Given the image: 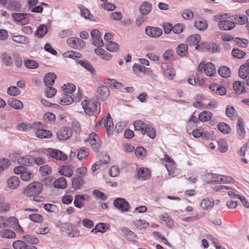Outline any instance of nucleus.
<instances>
[{
	"mask_svg": "<svg viewBox=\"0 0 249 249\" xmlns=\"http://www.w3.org/2000/svg\"><path fill=\"white\" fill-rule=\"evenodd\" d=\"M82 106L86 114L89 116H95L101 111L100 103L90 99H85L81 103Z\"/></svg>",
	"mask_w": 249,
	"mask_h": 249,
	"instance_id": "obj_1",
	"label": "nucleus"
},
{
	"mask_svg": "<svg viewBox=\"0 0 249 249\" xmlns=\"http://www.w3.org/2000/svg\"><path fill=\"white\" fill-rule=\"evenodd\" d=\"M43 185L39 182H34L28 185L24 190L23 194L28 196L39 195L42 191Z\"/></svg>",
	"mask_w": 249,
	"mask_h": 249,
	"instance_id": "obj_2",
	"label": "nucleus"
},
{
	"mask_svg": "<svg viewBox=\"0 0 249 249\" xmlns=\"http://www.w3.org/2000/svg\"><path fill=\"white\" fill-rule=\"evenodd\" d=\"M67 42L70 47L77 50L83 49L86 46L85 42L77 37L69 38Z\"/></svg>",
	"mask_w": 249,
	"mask_h": 249,
	"instance_id": "obj_3",
	"label": "nucleus"
},
{
	"mask_svg": "<svg viewBox=\"0 0 249 249\" xmlns=\"http://www.w3.org/2000/svg\"><path fill=\"white\" fill-rule=\"evenodd\" d=\"M97 125H103V126L106 127L107 133L108 136L112 133L113 123L112 119L109 114H108L107 119H102L99 122Z\"/></svg>",
	"mask_w": 249,
	"mask_h": 249,
	"instance_id": "obj_4",
	"label": "nucleus"
},
{
	"mask_svg": "<svg viewBox=\"0 0 249 249\" xmlns=\"http://www.w3.org/2000/svg\"><path fill=\"white\" fill-rule=\"evenodd\" d=\"M110 94V90L106 86L101 85L99 86L96 91L97 98L104 101L107 99Z\"/></svg>",
	"mask_w": 249,
	"mask_h": 249,
	"instance_id": "obj_5",
	"label": "nucleus"
},
{
	"mask_svg": "<svg viewBox=\"0 0 249 249\" xmlns=\"http://www.w3.org/2000/svg\"><path fill=\"white\" fill-rule=\"evenodd\" d=\"M115 207L120 210L122 212H128L130 209L129 203L123 198H117L113 202Z\"/></svg>",
	"mask_w": 249,
	"mask_h": 249,
	"instance_id": "obj_6",
	"label": "nucleus"
},
{
	"mask_svg": "<svg viewBox=\"0 0 249 249\" xmlns=\"http://www.w3.org/2000/svg\"><path fill=\"white\" fill-rule=\"evenodd\" d=\"M100 32L98 30L93 29L91 32V36L92 41V44L98 47H101L104 46L103 39L100 36Z\"/></svg>",
	"mask_w": 249,
	"mask_h": 249,
	"instance_id": "obj_7",
	"label": "nucleus"
},
{
	"mask_svg": "<svg viewBox=\"0 0 249 249\" xmlns=\"http://www.w3.org/2000/svg\"><path fill=\"white\" fill-rule=\"evenodd\" d=\"M48 153L51 157L57 160L64 161L67 159V156L64 153L57 149L50 148L48 149Z\"/></svg>",
	"mask_w": 249,
	"mask_h": 249,
	"instance_id": "obj_8",
	"label": "nucleus"
},
{
	"mask_svg": "<svg viewBox=\"0 0 249 249\" xmlns=\"http://www.w3.org/2000/svg\"><path fill=\"white\" fill-rule=\"evenodd\" d=\"M89 142L92 149L98 152L100 146V140L99 137L95 133H92L89 136Z\"/></svg>",
	"mask_w": 249,
	"mask_h": 249,
	"instance_id": "obj_9",
	"label": "nucleus"
},
{
	"mask_svg": "<svg viewBox=\"0 0 249 249\" xmlns=\"http://www.w3.org/2000/svg\"><path fill=\"white\" fill-rule=\"evenodd\" d=\"M72 136V131L69 127H64L57 133V137L60 140L65 141Z\"/></svg>",
	"mask_w": 249,
	"mask_h": 249,
	"instance_id": "obj_10",
	"label": "nucleus"
},
{
	"mask_svg": "<svg viewBox=\"0 0 249 249\" xmlns=\"http://www.w3.org/2000/svg\"><path fill=\"white\" fill-rule=\"evenodd\" d=\"M218 27L224 31H229L233 29L235 27V23L233 20H222L218 24Z\"/></svg>",
	"mask_w": 249,
	"mask_h": 249,
	"instance_id": "obj_11",
	"label": "nucleus"
},
{
	"mask_svg": "<svg viewBox=\"0 0 249 249\" xmlns=\"http://www.w3.org/2000/svg\"><path fill=\"white\" fill-rule=\"evenodd\" d=\"M146 34L152 37L157 38L162 34V30L158 27L148 26L145 28Z\"/></svg>",
	"mask_w": 249,
	"mask_h": 249,
	"instance_id": "obj_12",
	"label": "nucleus"
},
{
	"mask_svg": "<svg viewBox=\"0 0 249 249\" xmlns=\"http://www.w3.org/2000/svg\"><path fill=\"white\" fill-rule=\"evenodd\" d=\"M200 39L201 37L200 35L198 34H195L190 36L187 37L186 39V42L188 45L190 46L196 45L195 47L196 49L199 50L200 48H201V47L199 45H197V44L199 42Z\"/></svg>",
	"mask_w": 249,
	"mask_h": 249,
	"instance_id": "obj_13",
	"label": "nucleus"
},
{
	"mask_svg": "<svg viewBox=\"0 0 249 249\" xmlns=\"http://www.w3.org/2000/svg\"><path fill=\"white\" fill-rule=\"evenodd\" d=\"M89 196L88 195H78L74 197L73 204L74 205L78 208H81L84 206L83 202L85 200H89Z\"/></svg>",
	"mask_w": 249,
	"mask_h": 249,
	"instance_id": "obj_14",
	"label": "nucleus"
},
{
	"mask_svg": "<svg viewBox=\"0 0 249 249\" xmlns=\"http://www.w3.org/2000/svg\"><path fill=\"white\" fill-rule=\"evenodd\" d=\"M7 222L11 225L13 229L18 233L19 234L24 233V230L19 225L18 219L17 218L14 216L10 217L7 219Z\"/></svg>",
	"mask_w": 249,
	"mask_h": 249,
	"instance_id": "obj_15",
	"label": "nucleus"
},
{
	"mask_svg": "<svg viewBox=\"0 0 249 249\" xmlns=\"http://www.w3.org/2000/svg\"><path fill=\"white\" fill-rule=\"evenodd\" d=\"M212 177L213 179V182L219 183H230L232 182L233 180V178L230 177L224 176L219 174H212Z\"/></svg>",
	"mask_w": 249,
	"mask_h": 249,
	"instance_id": "obj_16",
	"label": "nucleus"
},
{
	"mask_svg": "<svg viewBox=\"0 0 249 249\" xmlns=\"http://www.w3.org/2000/svg\"><path fill=\"white\" fill-rule=\"evenodd\" d=\"M123 236L125 237L128 240L135 242L138 239L137 235L128 228H123L121 229Z\"/></svg>",
	"mask_w": 249,
	"mask_h": 249,
	"instance_id": "obj_17",
	"label": "nucleus"
},
{
	"mask_svg": "<svg viewBox=\"0 0 249 249\" xmlns=\"http://www.w3.org/2000/svg\"><path fill=\"white\" fill-rule=\"evenodd\" d=\"M237 134L240 139L244 138L245 135V130L243 124V119L239 117L236 126Z\"/></svg>",
	"mask_w": 249,
	"mask_h": 249,
	"instance_id": "obj_18",
	"label": "nucleus"
},
{
	"mask_svg": "<svg viewBox=\"0 0 249 249\" xmlns=\"http://www.w3.org/2000/svg\"><path fill=\"white\" fill-rule=\"evenodd\" d=\"M239 76L243 78H247L249 76V59L247 61V62L242 66H241L239 71Z\"/></svg>",
	"mask_w": 249,
	"mask_h": 249,
	"instance_id": "obj_19",
	"label": "nucleus"
},
{
	"mask_svg": "<svg viewBox=\"0 0 249 249\" xmlns=\"http://www.w3.org/2000/svg\"><path fill=\"white\" fill-rule=\"evenodd\" d=\"M40 123H35L33 124L27 123H21L18 124L17 126V129L20 131H27L30 130L32 128H36Z\"/></svg>",
	"mask_w": 249,
	"mask_h": 249,
	"instance_id": "obj_20",
	"label": "nucleus"
},
{
	"mask_svg": "<svg viewBox=\"0 0 249 249\" xmlns=\"http://www.w3.org/2000/svg\"><path fill=\"white\" fill-rule=\"evenodd\" d=\"M229 19L240 25L244 24L248 21V18L245 15H234L231 16Z\"/></svg>",
	"mask_w": 249,
	"mask_h": 249,
	"instance_id": "obj_21",
	"label": "nucleus"
},
{
	"mask_svg": "<svg viewBox=\"0 0 249 249\" xmlns=\"http://www.w3.org/2000/svg\"><path fill=\"white\" fill-rule=\"evenodd\" d=\"M8 105L14 109L19 110L23 108V103L19 100L11 98L8 100Z\"/></svg>",
	"mask_w": 249,
	"mask_h": 249,
	"instance_id": "obj_22",
	"label": "nucleus"
},
{
	"mask_svg": "<svg viewBox=\"0 0 249 249\" xmlns=\"http://www.w3.org/2000/svg\"><path fill=\"white\" fill-rule=\"evenodd\" d=\"M152 5L148 2H143L140 6V12L143 16L149 14L151 11Z\"/></svg>",
	"mask_w": 249,
	"mask_h": 249,
	"instance_id": "obj_23",
	"label": "nucleus"
},
{
	"mask_svg": "<svg viewBox=\"0 0 249 249\" xmlns=\"http://www.w3.org/2000/svg\"><path fill=\"white\" fill-rule=\"evenodd\" d=\"M36 136L40 139H47L52 137V133L48 130L38 129L35 132Z\"/></svg>",
	"mask_w": 249,
	"mask_h": 249,
	"instance_id": "obj_24",
	"label": "nucleus"
},
{
	"mask_svg": "<svg viewBox=\"0 0 249 249\" xmlns=\"http://www.w3.org/2000/svg\"><path fill=\"white\" fill-rule=\"evenodd\" d=\"M19 179L18 177L12 176L7 181L8 187L11 189L17 188L19 185Z\"/></svg>",
	"mask_w": 249,
	"mask_h": 249,
	"instance_id": "obj_25",
	"label": "nucleus"
},
{
	"mask_svg": "<svg viewBox=\"0 0 249 249\" xmlns=\"http://www.w3.org/2000/svg\"><path fill=\"white\" fill-rule=\"evenodd\" d=\"M74 99L70 95L63 93L59 99V103L63 105H69L74 102Z\"/></svg>",
	"mask_w": 249,
	"mask_h": 249,
	"instance_id": "obj_26",
	"label": "nucleus"
},
{
	"mask_svg": "<svg viewBox=\"0 0 249 249\" xmlns=\"http://www.w3.org/2000/svg\"><path fill=\"white\" fill-rule=\"evenodd\" d=\"M56 76L55 73L49 72L47 73L44 78V83L46 86H51L53 84Z\"/></svg>",
	"mask_w": 249,
	"mask_h": 249,
	"instance_id": "obj_27",
	"label": "nucleus"
},
{
	"mask_svg": "<svg viewBox=\"0 0 249 249\" xmlns=\"http://www.w3.org/2000/svg\"><path fill=\"white\" fill-rule=\"evenodd\" d=\"M204 72L209 76H213L216 73V69L214 65L212 63L205 64Z\"/></svg>",
	"mask_w": 249,
	"mask_h": 249,
	"instance_id": "obj_28",
	"label": "nucleus"
},
{
	"mask_svg": "<svg viewBox=\"0 0 249 249\" xmlns=\"http://www.w3.org/2000/svg\"><path fill=\"white\" fill-rule=\"evenodd\" d=\"M133 70L135 74L138 76H142L145 72V68L143 66L135 63L133 66Z\"/></svg>",
	"mask_w": 249,
	"mask_h": 249,
	"instance_id": "obj_29",
	"label": "nucleus"
},
{
	"mask_svg": "<svg viewBox=\"0 0 249 249\" xmlns=\"http://www.w3.org/2000/svg\"><path fill=\"white\" fill-rule=\"evenodd\" d=\"M233 88L235 91L239 94L246 92L244 84L240 81H235L233 83Z\"/></svg>",
	"mask_w": 249,
	"mask_h": 249,
	"instance_id": "obj_30",
	"label": "nucleus"
},
{
	"mask_svg": "<svg viewBox=\"0 0 249 249\" xmlns=\"http://www.w3.org/2000/svg\"><path fill=\"white\" fill-rule=\"evenodd\" d=\"M67 186V183L66 179L63 177L55 180L53 183L54 187L58 189H65Z\"/></svg>",
	"mask_w": 249,
	"mask_h": 249,
	"instance_id": "obj_31",
	"label": "nucleus"
},
{
	"mask_svg": "<svg viewBox=\"0 0 249 249\" xmlns=\"http://www.w3.org/2000/svg\"><path fill=\"white\" fill-rule=\"evenodd\" d=\"M12 40L15 42L23 45H27L30 43L29 39L27 37L22 35L14 36L12 37Z\"/></svg>",
	"mask_w": 249,
	"mask_h": 249,
	"instance_id": "obj_32",
	"label": "nucleus"
},
{
	"mask_svg": "<svg viewBox=\"0 0 249 249\" xmlns=\"http://www.w3.org/2000/svg\"><path fill=\"white\" fill-rule=\"evenodd\" d=\"M84 180L80 177L73 178L72 180V187L74 189H79L84 184Z\"/></svg>",
	"mask_w": 249,
	"mask_h": 249,
	"instance_id": "obj_33",
	"label": "nucleus"
},
{
	"mask_svg": "<svg viewBox=\"0 0 249 249\" xmlns=\"http://www.w3.org/2000/svg\"><path fill=\"white\" fill-rule=\"evenodd\" d=\"M176 52L177 54L180 56H186L188 53L187 45L180 44L177 48Z\"/></svg>",
	"mask_w": 249,
	"mask_h": 249,
	"instance_id": "obj_34",
	"label": "nucleus"
},
{
	"mask_svg": "<svg viewBox=\"0 0 249 249\" xmlns=\"http://www.w3.org/2000/svg\"><path fill=\"white\" fill-rule=\"evenodd\" d=\"M195 26L196 29L200 31H204L208 28L207 21L200 18L196 20Z\"/></svg>",
	"mask_w": 249,
	"mask_h": 249,
	"instance_id": "obj_35",
	"label": "nucleus"
},
{
	"mask_svg": "<svg viewBox=\"0 0 249 249\" xmlns=\"http://www.w3.org/2000/svg\"><path fill=\"white\" fill-rule=\"evenodd\" d=\"M1 59L4 65L10 66L13 64V60L10 55L6 53H3L1 55Z\"/></svg>",
	"mask_w": 249,
	"mask_h": 249,
	"instance_id": "obj_36",
	"label": "nucleus"
},
{
	"mask_svg": "<svg viewBox=\"0 0 249 249\" xmlns=\"http://www.w3.org/2000/svg\"><path fill=\"white\" fill-rule=\"evenodd\" d=\"M138 177L142 180H146L150 177V171L147 168H141L138 171Z\"/></svg>",
	"mask_w": 249,
	"mask_h": 249,
	"instance_id": "obj_37",
	"label": "nucleus"
},
{
	"mask_svg": "<svg viewBox=\"0 0 249 249\" xmlns=\"http://www.w3.org/2000/svg\"><path fill=\"white\" fill-rule=\"evenodd\" d=\"M59 173L62 176L67 177H71L72 176L73 171L72 169L69 166H63Z\"/></svg>",
	"mask_w": 249,
	"mask_h": 249,
	"instance_id": "obj_38",
	"label": "nucleus"
},
{
	"mask_svg": "<svg viewBox=\"0 0 249 249\" xmlns=\"http://www.w3.org/2000/svg\"><path fill=\"white\" fill-rule=\"evenodd\" d=\"M214 205V201L209 198L203 199L201 202V207L203 210H208L212 208Z\"/></svg>",
	"mask_w": 249,
	"mask_h": 249,
	"instance_id": "obj_39",
	"label": "nucleus"
},
{
	"mask_svg": "<svg viewBox=\"0 0 249 249\" xmlns=\"http://www.w3.org/2000/svg\"><path fill=\"white\" fill-rule=\"evenodd\" d=\"M0 235L3 238H14L16 237V233L12 230L3 229L0 231Z\"/></svg>",
	"mask_w": 249,
	"mask_h": 249,
	"instance_id": "obj_40",
	"label": "nucleus"
},
{
	"mask_svg": "<svg viewBox=\"0 0 249 249\" xmlns=\"http://www.w3.org/2000/svg\"><path fill=\"white\" fill-rule=\"evenodd\" d=\"M213 116V114L208 111H203L199 114V120L201 122H207L210 120Z\"/></svg>",
	"mask_w": 249,
	"mask_h": 249,
	"instance_id": "obj_41",
	"label": "nucleus"
},
{
	"mask_svg": "<svg viewBox=\"0 0 249 249\" xmlns=\"http://www.w3.org/2000/svg\"><path fill=\"white\" fill-rule=\"evenodd\" d=\"M106 49L109 52H116L119 49V45L113 41H108L106 44Z\"/></svg>",
	"mask_w": 249,
	"mask_h": 249,
	"instance_id": "obj_42",
	"label": "nucleus"
},
{
	"mask_svg": "<svg viewBox=\"0 0 249 249\" xmlns=\"http://www.w3.org/2000/svg\"><path fill=\"white\" fill-rule=\"evenodd\" d=\"M218 129L222 133L225 134H228L230 133L231 129L230 126L224 123L221 122L217 125Z\"/></svg>",
	"mask_w": 249,
	"mask_h": 249,
	"instance_id": "obj_43",
	"label": "nucleus"
},
{
	"mask_svg": "<svg viewBox=\"0 0 249 249\" xmlns=\"http://www.w3.org/2000/svg\"><path fill=\"white\" fill-rule=\"evenodd\" d=\"M218 72L220 75L224 78L230 77L231 75L230 69L226 66H223L220 68Z\"/></svg>",
	"mask_w": 249,
	"mask_h": 249,
	"instance_id": "obj_44",
	"label": "nucleus"
},
{
	"mask_svg": "<svg viewBox=\"0 0 249 249\" xmlns=\"http://www.w3.org/2000/svg\"><path fill=\"white\" fill-rule=\"evenodd\" d=\"M23 239L25 240V242L36 245L39 243V240L36 237L30 234H25L23 236Z\"/></svg>",
	"mask_w": 249,
	"mask_h": 249,
	"instance_id": "obj_45",
	"label": "nucleus"
},
{
	"mask_svg": "<svg viewBox=\"0 0 249 249\" xmlns=\"http://www.w3.org/2000/svg\"><path fill=\"white\" fill-rule=\"evenodd\" d=\"M10 208V204L5 201L2 197L0 196V213L7 212Z\"/></svg>",
	"mask_w": 249,
	"mask_h": 249,
	"instance_id": "obj_46",
	"label": "nucleus"
},
{
	"mask_svg": "<svg viewBox=\"0 0 249 249\" xmlns=\"http://www.w3.org/2000/svg\"><path fill=\"white\" fill-rule=\"evenodd\" d=\"M160 219L161 220L165 221L169 228H172L174 226L173 220L167 213H164L160 215Z\"/></svg>",
	"mask_w": 249,
	"mask_h": 249,
	"instance_id": "obj_47",
	"label": "nucleus"
},
{
	"mask_svg": "<svg viewBox=\"0 0 249 249\" xmlns=\"http://www.w3.org/2000/svg\"><path fill=\"white\" fill-rule=\"evenodd\" d=\"M226 114L227 117L233 119L237 116L235 109L231 106H228L226 109Z\"/></svg>",
	"mask_w": 249,
	"mask_h": 249,
	"instance_id": "obj_48",
	"label": "nucleus"
},
{
	"mask_svg": "<svg viewBox=\"0 0 249 249\" xmlns=\"http://www.w3.org/2000/svg\"><path fill=\"white\" fill-rule=\"evenodd\" d=\"M134 127L136 131H140L142 134L146 125L141 121L138 120L134 122Z\"/></svg>",
	"mask_w": 249,
	"mask_h": 249,
	"instance_id": "obj_49",
	"label": "nucleus"
},
{
	"mask_svg": "<svg viewBox=\"0 0 249 249\" xmlns=\"http://www.w3.org/2000/svg\"><path fill=\"white\" fill-rule=\"evenodd\" d=\"M24 63L26 67L29 69H35L38 67V63L33 60H25Z\"/></svg>",
	"mask_w": 249,
	"mask_h": 249,
	"instance_id": "obj_50",
	"label": "nucleus"
},
{
	"mask_svg": "<svg viewBox=\"0 0 249 249\" xmlns=\"http://www.w3.org/2000/svg\"><path fill=\"white\" fill-rule=\"evenodd\" d=\"M78 63L91 73H94V69L91 64L87 61L79 60Z\"/></svg>",
	"mask_w": 249,
	"mask_h": 249,
	"instance_id": "obj_51",
	"label": "nucleus"
},
{
	"mask_svg": "<svg viewBox=\"0 0 249 249\" xmlns=\"http://www.w3.org/2000/svg\"><path fill=\"white\" fill-rule=\"evenodd\" d=\"M218 149L221 153L226 152L228 149V145L226 141L224 139L220 140L218 141Z\"/></svg>",
	"mask_w": 249,
	"mask_h": 249,
	"instance_id": "obj_52",
	"label": "nucleus"
},
{
	"mask_svg": "<svg viewBox=\"0 0 249 249\" xmlns=\"http://www.w3.org/2000/svg\"><path fill=\"white\" fill-rule=\"evenodd\" d=\"M47 32L48 30L46 26L44 24H41L36 31V35L39 37H42L47 34Z\"/></svg>",
	"mask_w": 249,
	"mask_h": 249,
	"instance_id": "obj_53",
	"label": "nucleus"
},
{
	"mask_svg": "<svg viewBox=\"0 0 249 249\" xmlns=\"http://www.w3.org/2000/svg\"><path fill=\"white\" fill-rule=\"evenodd\" d=\"M28 218L30 220L36 223H41L43 220L42 216L38 213H33L30 214Z\"/></svg>",
	"mask_w": 249,
	"mask_h": 249,
	"instance_id": "obj_54",
	"label": "nucleus"
},
{
	"mask_svg": "<svg viewBox=\"0 0 249 249\" xmlns=\"http://www.w3.org/2000/svg\"><path fill=\"white\" fill-rule=\"evenodd\" d=\"M232 55L236 58L242 59L246 54L245 52L238 49H233L231 53Z\"/></svg>",
	"mask_w": 249,
	"mask_h": 249,
	"instance_id": "obj_55",
	"label": "nucleus"
},
{
	"mask_svg": "<svg viewBox=\"0 0 249 249\" xmlns=\"http://www.w3.org/2000/svg\"><path fill=\"white\" fill-rule=\"evenodd\" d=\"M143 132L144 133H142L143 135L146 133V135L151 139H154L155 138L156 132L152 127L149 126H146Z\"/></svg>",
	"mask_w": 249,
	"mask_h": 249,
	"instance_id": "obj_56",
	"label": "nucleus"
},
{
	"mask_svg": "<svg viewBox=\"0 0 249 249\" xmlns=\"http://www.w3.org/2000/svg\"><path fill=\"white\" fill-rule=\"evenodd\" d=\"M64 54L65 57L73 59L81 58L82 57V54L81 53L73 51L67 52L65 53Z\"/></svg>",
	"mask_w": 249,
	"mask_h": 249,
	"instance_id": "obj_57",
	"label": "nucleus"
},
{
	"mask_svg": "<svg viewBox=\"0 0 249 249\" xmlns=\"http://www.w3.org/2000/svg\"><path fill=\"white\" fill-rule=\"evenodd\" d=\"M39 172L42 176H45L51 174L52 170L49 165H45L40 167Z\"/></svg>",
	"mask_w": 249,
	"mask_h": 249,
	"instance_id": "obj_58",
	"label": "nucleus"
},
{
	"mask_svg": "<svg viewBox=\"0 0 249 249\" xmlns=\"http://www.w3.org/2000/svg\"><path fill=\"white\" fill-rule=\"evenodd\" d=\"M62 88L63 89V90L65 92L64 93H71L73 92L76 89L75 86L71 83L65 84Z\"/></svg>",
	"mask_w": 249,
	"mask_h": 249,
	"instance_id": "obj_59",
	"label": "nucleus"
},
{
	"mask_svg": "<svg viewBox=\"0 0 249 249\" xmlns=\"http://www.w3.org/2000/svg\"><path fill=\"white\" fill-rule=\"evenodd\" d=\"M7 92L8 94L13 96H16L21 92L18 88L15 86H11L8 88Z\"/></svg>",
	"mask_w": 249,
	"mask_h": 249,
	"instance_id": "obj_60",
	"label": "nucleus"
},
{
	"mask_svg": "<svg viewBox=\"0 0 249 249\" xmlns=\"http://www.w3.org/2000/svg\"><path fill=\"white\" fill-rule=\"evenodd\" d=\"M134 224L139 229H145L149 226V223L144 220H136L134 221Z\"/></svg>",
	"mask_w": 249,
	"mask_h": 249,
	"instance_id": "obj_61",
	"label": "nucleus"
},
{
	"mask_svg": "<svg viewBox=\"0 0 249 249\" xmlns=\"http://www.w3.org/2000/svg\"><path fill=\"white\" fill-rule=\"evenodd\" d=\"M81 15L85 18H88L91 21H95L92 15L90 14L89 11L85 8L81 9Z\"/></svg>",
	"mask_w": 249,
	"mask_h": 249,
	"instance_id": "obj_62",
	"label": "nucleus"
},
{
	"mask_svg": "<svg viewBox=\"0 0 249 249\" xmlns=\"http://www.w3.org/2000/svg\"><path fill=\"white\" fill-rule=\"evenodd\" d=\"M26 245V242L21 240H17L13 243V247L14 249H25Z\"/></svg>",
	"mask_w": 249,
	"mask_h": 249,
	"instance_id": "obj_63",
	"label": "nucleus"
},
{
	"mask_svg": "<svg viewBox=\"0 0 249 249\" xmlns=\"http://www.w3.org/2000/svg\"><path fill=\"white\" fill-rule=\"evenodd\" d=\"M56 92V90L52 87H48L45 89V93L48 98H52Z\"/></svg>",
	"mask_w": 249,
	"mask_h": 249,
	"instance_id": "obj_64",
	"label": "nucleus"
}]
</instances>
